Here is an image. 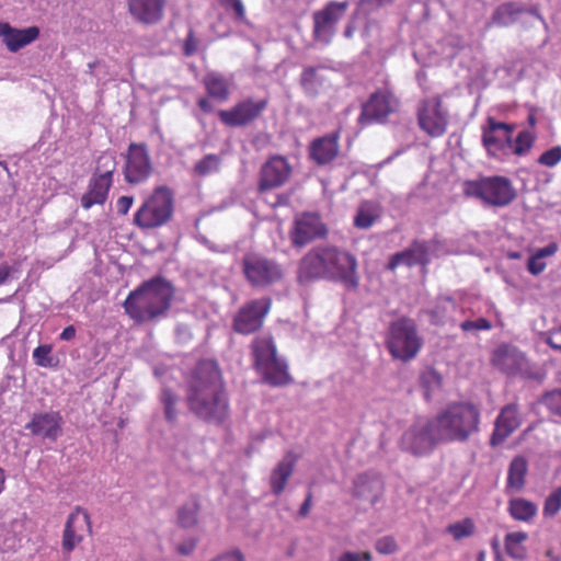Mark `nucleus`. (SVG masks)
Masks as SVG:
<instances>
[{
    "label": "nucleus",
    "instance_id": "f3484780",
    "mask_svg": "<svg viewBox=\"0 0 561 561\" xmlns=\"http://www.w3.org/2000/svg\"><path fill=\"white\" fill-rule=\"evenodd\" d=\"M512 133L513 126L488 117L482 131V144L488 153L496 156L500 151L507 152L513 147Z\"/></svg>",
    "mask_w": 561,
    "mask_h": 561
},
{
    "label": "nucleus",
    "instance_id": "338daca9",
    "mask_svg": "<svg viewBox=\"0 0 561 561\" xmlns=\"http://www.w3.org/2000/svg\"><path fill=\"white\" fill-rule=\"evenodd\" d=\"M337 561H360V556L356 552L345 551L339 557Z\"/></svg>",
    "mask_w": 561,
    "mask_h": 561
},
{
    "label": "nucleus",
    "instance_id": "412c9836",
    "mask_svg": "<svg viewBox=\"0 0 561 561\" xmlns=\"http://www.w3.org/2000/svg\"><path fill=\"white\" fill-rule=\"evenodd\" d=\"M83 527L91 533L90 515L81 506H76L73 512L69 515L64 529L62 548L66 551H72L75 547L81 542L82 536L79 531H81Z\"/></svg>",
    "mask_w": 561,
    "mask_h": 561
},
{
    "label": "nucleus",
    "instance_id": "f8f14e48",
    "mask_svg": "<svg viewBox=\"0 0 561 561\" xmlns=\"http://www.w3.org/2000/svg\"><path fill=\"white\" fill-rule=\"evenodd\" d=\"M448 117V112L438 96L424 100L419 105V126L431 137H440L446 133Z\"/></svg>",
    "mask_w": 561,
    "mask_h": 561
},
{
    "label": "nucleus",
    "instance_id": "680f3d73",
    "mask_svg": "<svg viewBox=\"0 0 561 561\" xmlns=\"http://www.w3.org/2000/svg\"><path fill=\"white\" fill-rule=\"evenodd\" d=\"M547 343L552 348L561 352V328L554 332H552L548 339Z\"/></svg>",
    "mask_w": 561,
    "mask_h": 561
},
{
    "label": "nucleus",
    "instance_id": "6ab92c4d",
    "mask_svg": "<svg viewBox=\"0 0 561 561\" xmlns=\"http://www.w3.org/2000/svg\"><path fill=\"white\" fill-rule=\"evenodd\" d=\"M128 13L139 24L154 25L163 18L165 0H126Z\"/></svg>",
    "mask_w": 561,
    "mask_h": 561
},
{
    "label": "nucleus",
    "instance_id": "774afa93",
    "mask_svg": "<svg viewBox=\"0 0 561 561\" xmlns=\"http://www.w3.org/2000/svg\"><path fill=\"white\" fill-rule=\"evenodd\" d=\"M11 272H12V268L8 264L0 265V285L5 283V280L10 276Z\"/></svg>",
    "mask_w": 561,
    "mask_h": 561
},
{
    "label": "nucleus",
    "instance_id": "9b49d317",
    "mask_svg": "<svg viewBox=\"0 0 561 561\" xmlns=\"http://www.w3.org/2000/svg\"><path fill=\"white\" fill-rule=\"evenodd\" d=\"M243 273L248 282L254 287H267L283 277L282 267L273 260L249 254L243 259Z\"/></svg>",
    "mask_w": 561,
    "mask_h": 561
},
{
    "label": "nucleus",
    "instance_id": "8fccbe9b",
    "mask_svg": "<svg viewBox=\"0 0 561 561\" xmlns=\"http://www.w3.org/2000/svg\"><path fill=\"white\" fill-rule=\"evenodd\" d=\"M26 515L24 513L18 514L13 517L7 526V530L14 537L21 536L25 530Z\"/></svg>",
    "mask_w": 561,
    "mask_h": 561
},
{
    "label": "nucleus",
    "instance_id": "bf43d9fd",
    "mask_svg": "<svg viewBox=\"0 0 561 561\" xmlns=\"http://www.w3.org/2000/svg\"><path fill=\"white\" fill-rule=\"evenodd\" d=\"M197 50V41L195 39L193 32L191 31L185 39L184 44V54L186 56H192Z\"/></svg>",
    "mask_w": 561,
    "mask_h": 561
},
{
    "label": "nucleus",
    "instance_id": "7ed1b4c3",
    "mask_svg": "<svg viewBox=\"0 0 561 561\" xmlns=\"http://www.w3.org/2000/svg\"><path fill=\"white\" fill-rule=\"evenodd\" d=\"M174 297L172 284L163 277L144 282L127 296L124 308L137 323L156 321L165 317Z\"/></svg>",
    "mask_w": 561,
    "mask_h": 561
},
{
    "label": "nucleus",
    "instance_id": "69168bd1",
    "mask_svg": "<svg viewBox=\"0 0 561 561\" xmlns=\"http://www.w3.org/2000/svg\"><path fill=\"white\" fill-rule=\"evenodd\" d=\"M76 336V329L73 325H68L64 329V331L60 334V340L64 341H70Z\"/></svg>",
    "mask_w": 561,
    "mask_h": 561
},
{
    "label": "nucleus",
    "instance_id": "13d9d810",
    "mask_svg": "<svg viewBox=\"0 0 561 561\" xmlns=\"http://www.w3.org/2000/svg\"><path fill=\"white\" fill-rule=\"evenodd\" d=\"M134 203V198L131 196H122L118 198L116 203L117 213L121 215H126Z\"/></svg>",
    "mask_w": 561,
    "mask_h": 561
},
{
    "label": "nucleus",
    "instance_id": "6e6552de",
    "mask_svg": "<svg viewBox=\"0 0 561 561\" xmlns=\"http://www.w3.org/2000/svg\"><path fill=\"white\" fill-rule=\"evenodd\" d=\"M254 356L257 369L268 383L283 386L289 382L287 365L277 357L276 347L271 337H261L254 342Z\"/></svg>",
    "mask_w": 561,
    "mask_h": 561
},
{
    "label": "nucleus",
    "instance_id": "1a4fd4ad",
    "mask_svg": "<svg viewBox=\"0 0 561 561\" xmlns=\"http://www.w3.org/2000/svg\"><path fill=\"white\" fill-rule=\"evenodd\" d=\"M439 443L443 442L432 419L416 421L401 437L402 448L415 456L430 453Z\"/></svg>",
    "mask_w": 561,
    "mask_h": 561
},
{
    "label": "nucleus",
    "instance_id": "c9c22d12",
    "mask_svg": "<svg viewBox=\"0 0 561 561\" xmlns=\"http://www.w3.org/2000/svg\"><path fill=\"white\" fill-rule=\"evenodd\" d=\"M380 215L381 209L377 203L363 202L358 206L357 214L354 217V225L359 229H368L375 224Z\"/></svg>",
    "mask_w": 561,
    "mask_h": 561
},
{
    "label": "nucleus",
    "instance_id": "e433bc0d",
    "mask_svg": "<svg viewBox=\"0 0 561 561\" xmlns=\"http://www.w3.org/2000/svg\"><path fill=\"white\" fill-rule=\"evenodd\" d=\"M527 538L528 535L524 531L506 534L504 539L506 553L513 559H524L526 557V548L523 543Z\"/></svg>",
    "mask_w": 561,
    "mask_h": 561
},
{
    "label": "nucleus",
    "instance_id": "de8ad7c7",
    "mask_svg": "<svg viewBox=\"0 0 561 561\" xmlns=\"http://www.w3.org/2000/svg\"><path fill=\"white\" fill-rule=\"evenodd\" d=\"M542 403L554 414L561 416V388L556 389L551 392H548L543 399Z\"/></svg>",
    "mask_w": 561,
    "mask_h": 561
},
{
    "label": "nucleus",
    "instance_id": "a211bd4d",
    "mask_svg": "<svg viewBox=\"0 0 561 561\" xmlns=\"http://www.w3.org/2000/svg\"><path fill=\"white\" fill-rule=\"evenodd\" d=\"M293 169L283 156L270 158L260 172V191H270L283 186L290 179Z\"/></svg>",
    "mask_w": 561,
    "mask_h": 561
},
{
    "label": "nucleus",
    "instance_id": "e2e57ef3",
    "mask_svg": "<svg viewBox=\"0 0 561 561\" xmlns=\"http://www.w3.org/2000/svg\"><path fill=\"white\" fill-rule=\"evenodd\" d=\"M558 250V245L556 243H549L545 248L539 249L535 254L538 255L541 260L547 256L553 255Z\"/></svg>",
    "mask_w": 561,
    "mask_h": 561
},
{
    "label": "nucleus",
    "instance_id": "cd10ccee",
    "mask_svg": "<svg viewBox=\"0 0 561 561\" xmlns=\"http://www.w3.org/2000/svg\"><path fill=\"white\" fill-rule=\"evenodd\" d=\"M492 363L503 373L514 375L523 368L525 357L524 354L515 347L501 346L494 352Z\"/></svg>",
    "mask_w": 561,
    "mask_h": 561
},
{
    "label": "nucleus",
    "instance_id": "9d476101",
    "mask_svg": "<svg viewBox=\"0 0 561 561\" xmlns=\"http://www.w3.org/2000/svg\"><path fill=\"white\" fill-rule=\"evenodd\" d=\"M348 7V1H330L323 9L313 12L312 33L316 42L324 45L332 42L336 32V24L345 15Z\"/></svg>",
    "mask_w": 561,
    "mask_h": 561
},
{
    "label": "nucleus",
    "instance_id": "c85d7f7f",
    "mask_svg": "<svg viewBox=\"0 0 561 561\" xmlns=\"http://www.w3.org/2000/svg\"><path fill=\"white\" fill-rule=\"evenodd\" d=\"M297 457L293 453H287L275 466L270 476V485L275 495H279L286 488L287 481L294 472Z\"/></svg>",
    "mask_w": 561,
    "mask_h": 561
},
{
    "label": "nucleus",
    "instance_id": "aec40b11",
    "mask_svg": "<svg viewBox=\"0 0 561 561\" xmlns=\"http://www.w3.org/2000/svg\"><path fill=\"white\" fill-rule=\"evenodd\" d=\"M523 423V416L519 407L516 403H510L503 407L495 420V428L491 437L492 445H500Z\"/></svg>",
    "mask_w": 561,
    "mask_h": 561
},
{
    "label": "nucleus",
    "instance_id": "2f4dec72",
    "mask_svg": "<svg viewBox=\"0 0 561 561\" xmlns=\"http://www.w3.org/2000/svg\"><path fill=\"white\" fill-rule=\"evenodd\" d=\"M527 471L528 462L525 457L517 456L513 458L508 467L506 490L520 492L525 486Z\"/></svg>",
    "mask_w": 561,
    "mask_h": 561
},
{
    "label": "nucleus",
    "instance_id": "bb28decb",
    "mask_svg": "<svg viewBox=\"0 0 561 561\" xmlns=\"http://www.w3.org/2000/svg\"><path fill=\"white\" fill-rule=\"evenodd\" d=\"M427 261V247L425 242L415 241L407 250L393 254L388 262V268L394 271L400 265H423Z\"/></svg>",
    "mask_w": 561,
    "mask_h": 561
},
{
    "label": "nucleus",
    "instance_id": "4c0bfd02",
    "mask_svg": "<svg viewBox=\"0 0 561 561\" xmlns=\"http://www.w3.org/2000/svg\"><path fill=\"white\" fill-rule=\"evenodd\" d=\"M221 158L218 154H206L194 165V173L198 176H207L219 171Z\"/></svg>",
    "mask_w": 561,
    "mask_h": 561
},
{
    "label": "nucleus",
    "instance_id": "052dcab7",
    "mask_svg": "<svg viewBox=\"0 0 561 561\" xmlns=\"http://www.w3.org/2000/svg\"><path fill=\"white\" fill-rule=\"evenodd\" d=\"M196 547V540L191 538L183 543L179 545L178 552L182 556H190Z\"/></svg>",
    "mask_w": 561,
    "mask_h": 561
},
{
    "label": "nucleus",
    "instance_id": "5fc2aeb1",
    "mask_svg": "<svg viewBox=\"0 0 561 561\" xmlns=\"http://www.w3.org/2000/svg\"><path fill=\"white\" fill-rule=\"evenodd\" d=\"M225 7H231L238 19L243 20L245 16V9L241 0H219Z\"/></svg>",
    "mask_w": 561,
    "mask_h": 561
},
{
    "label": "nucleus",
    "instance_id": "864d4df0",
    "mask_svg": "<svg viewBox=\"0 0 561 561\" xmlns=\"http://www.w3.org/2000/svg\"><path fill=\"white\" fill-rule=\"evenodd\" d=\"M527 266H528V271L533 275H538L545 271L546 263L543 262V260L538 257L537 254H534L533 256L529 257Z\"/></svg>",
    "mask_w": 561,
    "mask_h": 561
},
{
    "label": "nucleus",
    "instance_id": "393cba45",
    "mask_svg": "<svg viewBox=\"0 0 561 561\" xmlns=\"http://www.w3.org/2000/svg\"><path fill=\"white\" fill-rule=\"evenodd\" d=\"M332 70L324 66L304 69L300 83L306 94L317 96L331 85Z\"/></svg>",
    "mask_w": 561,
    "mask_h": 561
},
{
    "label": "nucleus",
    "instance_id": "b1692460",
    "mask_svg": "<svg viewBox=\"0 0 561 561\" xmlns=\"http://www.w3.org/2000/svg\"><path fill=\"white\" fill-rule=\"evenodd\" d=\"M383 481L377 473H362L354 480L353 495L370 505L378 502L383 494Z\"/></svg>",
    "mask_w": 561,
    "mask_h": 561
},
{
    "label": "nucleus",
    "instance_id": "dca6fc26",
    "mask_svg": "<svg viewBox=\"0 0 561 561\" xmlns=\"http://www.w3.org/2000/svg\"><path fill=\"white\" fill-rule=\"evenodd\" d=\"M266 105L267 102L265 100L254 101L245 99L229 110H220L218 116L229 127L245 126L255 121L265 110Z\"/></svg>",
    "mask_w": 561,
    "mask_h": 561
},
{
    "label": "nucleus",
    "instance_id": "2eb2a0df",
    "mask_svg": "<svg viewBox=\"0 0 561 561\" xmlns=\"http://www.w3.org/2000/svg\"><path fill=\"white\" fill-rule=\"evenodd\" d=\"M398 99L389 91H377L363 105L360 123H383L389 115L397 112Z\"/></svg>",
    "mask_w": 561,
    "mask_h": 561
},
{
    "label": "nucleus",
    "instance_id": "c03bdc74",
    "mask_svg": "<svg viewBox=\"0 0 561 561\" xmlns=\"http://www.w3.org/2000/svg\"><path fill=\"white\" fill-rule=\"evenodd\" d=\"M447 533L450 534L456 540L469 537L473 534L474 525L471 519L466 518L447 527Z\"/></svg>",
    "mask_w": 561,
    "mask_h": 561
},
{
    "label": "nucleus",
    "instance_id": "c756f323",
    "mask_svg": "<svg viewBox=\"0 0 561 561\" xmlns=\"http://www.w3.org/2000/svg\"><path fill=\"white\" fill-rule=\"evenodd\" d=\"M337 153L339 142L337 137L334 135L316 139L310 149V156L318 164H327L331 162Z\"/></svg>",
    "mask_w": 561,
    "mask_h": 561
},
{
    "label": "nucleus",
    "instance_id": "37998d69",
    "mask_svg": "<svg viewBox=\"0 0 561 561\" xmlns=\"http://www.w3.org/2000/svg\"><path fill=\"white\" fill-rule=\"evenodd\" d=\"M561 510V486L553 490L545 500L542 514L545 517H554Z\"/></svg>",
    "mask_w": 561,
    "mask_h": 561
},
{
    "label": "nucleus",
    "instance_id": "473e14b6",
    "mask_svg": "<svg viewBox=\"0 0 561 561\" xmlns=\"http://www.w3.org/2000/svg\"><path fill=\"white\" fill-rule=\"evenodd\" d=\"M204 85L208 95L218 101H226L230 95L231 82L218 72H208L204 77Z\"/></svg>",
    "mask_w": 561,
    "mask_h": 561
},
{
    "label": "nucleus",
    "instance_id": "f257e3e1",
    "mask_svg": "<svg viewBox=\"0 0 561 561\" xmlns=\"http://www.w3.org/2000/svg\"><path fill=\"white\" fill-rule=\"evenodd\" d=\"M185 403L198 420L219 424L229 413L221 373L213 360L199 362L187 380Z\"/></svg>",
    "mask_w": 561,
    "mask_h": 561
},
{
    "label": "nucleus",
    "instance_id": "f704fd0d",
    "mask_svg": "<svg viewBox=\"0 0 561 561\" xmlns=\"http://www.w3.org/2000/svg\"><path fill=\"white\" fill-rule=\"evenodd\" d=\"M537 505L526 499L516 497L508 502V513L515 520L529 523L537 515Z\"/></svg>",
    "mask_w": 561,
    "mask_h": 561
},
{
    "label": "nucleus",
    "instance_id": "0e129e2a",
    "mask_svg": "<svg viewBox=\"0 0 561 561\" xmlns=\"http://www.w3.org/2000/svg\"><path fill=\"white\" fill-rule=\"evenodd\" d=\"M311 506H312V494L311 492H309L306 496V500L305 502L301 504L300 506V510H299V515L301 517H306L308 516L310 510H311Z\"/></svg>",
    "mask_w": 561,
    "mask_h": 561
},
{
    "label": "nucleus",
    "instance_id": "a19ab883",
    "mask_svg": "<svg viewBox=\"0 0 561 561\" xmlns=\"http://www.w3.org/2000/svg\"><path fill=\"white\" fill-rule=\"evenodd\" d=\"M33 359L37 366L54 368L58 365V358L51 354V346L39 345L33 351Z\"/></svg>",
    "mask_w": 561,
    "mask_h": 561
},
{
    "label": "nucleus",
    "instance_id": "72a5a7b5",
    "mask_svg": "<svg viewBox=\"0 0 561 561\" xmlns=\"http://www.w3.org/2000/svg\"><path fill=\"white\" fill-rule=\"evenodd\" d=\"M525 12V8L516 2H504L492 14V23L506 27L517 21L518 15Z\"/></svg>",
    "mask_w": 561,
    "mask_h": 561
},
{
    "label": "nucleus",
    "instance_id": "0eeeda50",
    "mask_svg": "<svg viewBox=\"0 0 561 561\" xmlns=\"http://www.w3.org/2000/svg\"><path fill=\"white\" fill-rule=\"evenodd\" d=\"M463 193L469 197H477L489 205L497 207L508 205L516 196L511 181L503 176L467 181L463 184Z\"/></svg>",
    "mask_w": 561,
    "mask_h": 561
},
{
    "label": "nucleus",
    "instance_id": "4be33fe9",
    "mask_svg": "<svg viewBox=\"0 0 561 561\" xmlns=\"http://www.w3.org/2000/svg\"><path fill=\"white\" fill-rule=\"evenodd\" d=\"M324 232L323 225L317 215L305 214L295 220L290 237L295 245L302 247Z\"/></svg>",
    "mask_w": 561,
    "mask_h": 561
},
{
    "label": "nucleus",
    "instance_id": "3c124183",
    "mask_svg": "<svg viewBox=\"0 0 561 561\" xmlns=\"http://www.w3.org/2000/svg\"><path fill=\"white\" fill-rule=\"evenodd\" d=\"M376 550L381 554H392L397 551V542L391 537H382L376 541Z\"/></svg>",
    "mask_w": 561,
    "mask_h": 561
},
{
    "label": "nucleus",
    "instance_id": "09e8293b",
    "mask_svg": "<svg viewBox=\"0 0 561 561\" xmlns=\"http://www.w3.org/2000/svg\"><path fill=\"white\" fill-rule=\"evenodd\" d=\"M561 161V146H556L545 151L538 159V162L546 167H554Z\"/></svg>",
    "mask_w": 561,
    "mask_h": 561
},
{
    "label": "nucleus",
    "instance_id": "4d7b16f0",
    "mask_svg": "<svg viewBox=\"0 0 561 561\" xmlns=\"http://www.w3.org/2000/svg\"><path fill=\"white\" fill-rule=\"evenodd\" d=\"M393 0H360L359 1V7L363 10L371 11V10L378 9V8L382 7V5L389 4Z\"/></svg>",
    "mask_w": 561,
    "mask_h": 561
},
{
    "label": "nucleus",
    "instance_id": "423d86ee",
    "mask_svg": "<svg viewBox=\"0 0 561 561\" xmlns=\"http://www.w3.org/2000/svg\"><path fill=\"white\" fill-rule=\"evenodd\" d=\"M173 214V193L164 185L158 186L134 217L141 229H153L167 224Z\"/></svg>",
    "mask_w": 561,
    "mask_h": 561
},
{
    "label": "nucleus",
    "instance_id": "49530a36",
    "mask_svg": "<svg viewBox=\"0 0 561 561\" xmlns=\"http://www.w3.org/2000/svg\"><path fill=\"white\" fill-rule=\"evenodd\" d=\"M533 144L534 136L529 131L523 130L517 135L515 144L510 150L516 156H523L530 150Z\"/></svg>",
    "mask_w": 561,
    "mask_h": 561
},
{
    "label": "nucleus",
    "instance_id": "39448f33",
    "mask_svg": "<svg viewBox=\"0 0 561 561\" xmlns=\"http://www.w3.org/2000/svg\"><path fill=\"white\" fill-rule=\"evenodd\" d=\"M386 346L394 359L407 363L417 356L423 346V339L413 320L400 318L391 322L386 337Z\"/></svg>",
    "mask_w": 561,
    "mask_h": 561
},
{
    "label": "nucleus",
    "instance_id": "79ce46f5",
    "mask_svg": "<svg viewBox=\"0 0 561 561\" xmlns=\"http://www.w3.org/2000/svg\"><path fill=\"white\" fill-rule=\"evenodd\" d=\"M198 505L195 502L184 504L178 513L179 525L192 528L197 524Z\"/></svg>",
    "mask_w": 561,
    "mask_h": 561
},
{
    "label": "nucleus",
    "instance_id": "ddd939ff",
    "mask_svg": "<svg viewBox=\"0 0 561 561\" xmlns=\"http://www.w3.org/2000/svg\"><path fill=\"white\" fill-rule=\"evenodd\" d=\"M270 298H260L247 302L233 319V329L241 334L257 331L271 309Z\"/></svg>",
    "mask_w": 561,
    "mask_h": 561
},
{
    "label": "nucleus",
    "instance_id": "6e6d98bb",
    "mask_svg": "<svg viewBox=\"0 0 561 561\" xmlns=\"http://www.w3.org/2000/svg\"><path fill=\"white\" fill-rule=\"evenodd\" d=\"M214 561H245V558L241 550L233 549L231 551L218 556L217 559Z\"/></svg>",
    "mask_w": 561,
    "mask_h": 561
},
{
    "label": "nucleus",
    "instance_id": "f03ea898",
    "mask_svg": "<svg viewBox=\"0 0 561 561\" xmlns=\"http://www.w3.org/2000/svg\"><path fill=\"white\" fill-rule=\"evenodd\" d=\"M297 278L300 284L317 279L343 283L348 289L359 285L356 257L334 245L316 247L299 261Z\"/></svg>",
    "mask_w": 561,
    "mask_h": 561
},
{
    "label": "nucleus",
    "instance_id": "a18cd8bd",
    "mask_svg": "<svg viewBox=\"0 0 561 561\" xmlns=\"http://www.w3.org/2000/svg\"><path fill=\"white\" fill-rule=\"evenodd\" d=\"M116 162L114 156L103 153L99 157L96 171L100 172L98 178H105L112 182V175L115 170Z\"/></svg>",
    "mask_w": 561,
    "mask_h": 561
},
{
    "label": "nucleus",
    "instance_id": "a878e982",
    "mask_svg": "<svg viewBox=\"0 0 561 561\" xmlns=\"http://www.w3.org/2000/svg\"><path fill=\"white\" fill-rule=\"evenodd\" d=\"M38 35L39 30L36 26L18 30L12 27L9 23H0V37L7 48L12 53L31 44Z\"/></svg>",
    "mask_w": 561,
    "mask_h": 561
},
{
    "label": "nucleus",
    "instance_id": "20e7f679",
    "mask_svg": "<svg viewBox=\"0 0 561 561\" xmlns=\"http://www.w3.org/2000/svg\"><path fill=\"white\" fill-rule=\"evenodd\" d=\"M443 443H465L479 431L480 412L470 402L448 403L432 417Z\"/></svg>",
    "mask_w": 561,
    "mask_h": 561
},
{
    "label": "nucleus",
    "instance_id": "4468645a",
    "mask_svg": "<svg viewBox=\"0 0 561 561\" xmlns=\"http://www.w3.org/2000/svg\"><path fill=\"white\" fill-rule=\"evenodd\" d=\"M152 172V163L145 144H130L126 153L124 176L129 184L145 182Z\"/></svg>",
    "mask_w": 561,
    "mask_h": 561
},
{
    "label": "nucleus",
    "instance_id": "5701e85b",
    "mask_svg": "<svg viewBox=\"0 0 561 561\" xmlns=\"http://www.w3.org/2000/svg\"><path fill=\"white\" fill-rule=\"evenodd\" d=\"M62 417L59 412H45L34 414L25 428L32 434L56 440L61 434Z\"/></svg>",
    "mask_w": 561,
    "mask_h": 561
},
{
    "label": "nucleus",
    "instance_id": "58836bf2",
    "mask_svg": "<svg viewBox=\"0 0 561 561\" xmlns=\"http://www.w3.org/2000/svg\"><path fill=\"white\" fill-rule=\"evenodd\" d=\"M161 403L164 408V415L168 422L173 423L178 417L176 405L179 403V396L171 389L164 388L160 394Z\"/></svg>",
    "mask_w": 561,
    "mask_h": 561
},
{
    "label": "nucleus",
    "instance_id": "603ef678",
    "mask_svg": "<svg viewBox=\"0 0 561 561\" xmlns=\"http://www.w3.org/2000/svg\"><path fill=\"white\" fill-rule=\"evenodd\" d=\"M460 328L465 332L474 331V330H489V329H491V323L486 319L480 318L474 321H470V320L463 321L460 324Z\"/></svg>",
    "mask_w": 561,
    "mask_h": 561
},
{
    "label": "nucleus",
    "instance_id": "ea45409f",
    "mask_svg": "<svg viewBox=\"0 0 561 561\" xmlns=\"http://www.w3.org/2000/svg\"><path fill=\"white\" fill-rule=\"evenodd\" d=\"M442 376L434 368H426L420 377L422 387L425 390V396L428 399L431 393L435 392L442 387Z\"/></svg>",
    "mask_w": 561,
    "mask_h": 561
},
{
    "label": "nucleus",
    "instance_id": "7c9ffc66",
    "mask_svg": "<svg viewBox=\"0 0 561 561\" xmlns=\"http://www.w3.org/2000/svg\"><path fill=\"white\" fill-rule=\"evenodd\" d=\"M112 182L110 180L93 176L90 180L88 192L81 197L82 207L89 209L93 205L103 204L107 197Z\"/></svg>",
    "mask_w": 561,
    "mask_h": 561
}]
</instances>
